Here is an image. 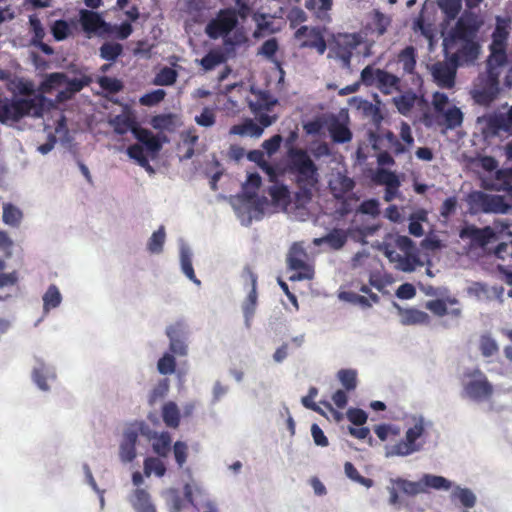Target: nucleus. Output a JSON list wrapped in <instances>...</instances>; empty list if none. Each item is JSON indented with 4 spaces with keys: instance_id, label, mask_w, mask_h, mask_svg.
I'll return each mask as SVG.
<instances>
[{
    "instance_id": "1",
    "label": "nucleus",
    "mask_w": 512,
    "mask_h": 512,
    "mask_svg": "<svg viewBox=\"0 0 512 512\" xmlns=\"http://www.w3.org/2000/svg\"><path fill=\"white\" fill-rule=\"evenodd\" d=\"M480 27L477 15L471 12L464 13L454 28L444 39L446 50H454V55L464 58L465 61H474L479 54V46L473 40Z\"/></svg>"
},
{
    "instance_id": "2",
    "label": "nucleus",
    "mask_w": 512,
    "mask_h": 512,
    "mask_svg": "<svg viewBox=\"0 0 512 512\" xmlns=\"http://www.w3.org/2000/svg\"><path fill=\"white\" fill-rule=\"evenodd\" d=\"M406 431L403 439L397 443L386 447V457H406L420 452L425 444V437L433 422L422 414H413L406 421Z\"/></svg>"
},
{
    "instance_id": "3",
    "label": "nucleus",
    "mask_w": 512,
    "mask_h": 512,
    "mask_svg": "<svg viewBox=\"0 0 512 512\" xmlns=\"http://www.w3.org/2000/svg\"><path fill=\"white\" fill-rule=\"evenodd\" d=\"M289 169L300 188L303 201L311 199L312 190L318 183V168L310 155L303 149L291 148L288 151Z\"/></svg>"
},
{
    "instance_id": "4",
    "label": "nucleus",
    "mask_w": 512,
    "mask_h": 512,
    "mask_svg": "<svg viewBox=\"0 0 512 512\" xmlns=\"http://www.w3.org/2000/svg\"><path fill=\"white\" fill-rule=\"evenodd\" d=\"M46 97L43 94L33 98H8L0 94V123L9 121L18 122L26 116L42 117L44 113Z\"/></svg>"
},
{
    "instance_id": "5",
    "label": "nucleus",
    "mask_w": 512,
    "mask_h": 512,
    "mask_svg": "<svg viewBox=\"0 0 512 512\" xmlns=\"http://www.w3.org/2000/svg\"><path fill=\"white\" fill-rule=\"evenodd\" d=\"M130 132L139 141V144L130 145V159H134L139 166L152 176L155 173L154 168L149 164V157L154 158L160 150L161 145L154 135L145 129H140L130 124Z\"/></svg>"
},
{
    "instance_id": "6",
    "label": "nucleus",
    "mask_w": 512,
    "mask_h": 512,
    "mask_svg": "<svg viewBox=\"0 0 512 512\" xmlns=\"http://www.w3.org/2000/svg\"><path fill=\"white\" fill-rule=\"evenodd\" d=\"M361 44L362 38L358 34H338L329 45L327 57L335 60L339 67L351 72L353 53Z\"/></svg>"
},
{
    "instance_id": "7",
    "label": "nucleus",
    "mask_w": 512,
    "mask_h": 512,
    "mask_svg": "<svg viewBox=\"0 0 512 512\" xmlns=\"http://www.w3.org/2000/svg\"><path fill=\"white\" fill-rule=\"evenodd\" d=\"M251 93L253 97L248 99V106L251 112L263 127H270L278 119L276 114H270L273 107L278 103L277 98L267 91L255 89L254 87L251 88Z\"/></svg>"
},
{
    "instance_id": "8",
    "label": "nucleus",
    "mask_w": 512,
    "mask_h": 512,
    "mask_svg": "<svg viewBox=\"0 0 512 512\" xmlns=\"http://www.w3.org/2000/svg\"><path fill=\"white\" fill-rule=\"evenodd\" d=\"M80 22L83 30L88 34L94 33L105 37L110 36L116 30L118 38L125 39L128 37V20L123 21L120 27L116 28L105 22L98 13L90 10H81Z\"/></svg>"
},
{
    "instance_id": "9",
    "label": "nucleus",
    "mask_w": 512,
    "mask_h": 512,
    "mask_svg": "<svg viewBox=\"0 0 512 512\" xmlns=\"http://www.w3.org/2000/svg\"><path fill=\"white\" fill-rule=\"evenodd\" d=\"M467 202L470 211L476 213L506 214L512 208L506 203L505 197L496 194H488L482 191H474L468 195Z\"/></svg>"
},
{
    "instance_id": "10",
    "label": "nucleus",
    "mask_w": 512,
    "mask_h": 512,
    "mask_svg": "<svg viewBox=\"0 0 512 512\" xmlns=\"http://www.w3.org/2000/svg\"><path fill=\"white\" fill-rule=\"evenodd\" d=\"M499 92V77L486 72L475 79L470 95L475 103L487 107L497 98Z\"/></svg>"
},
{
    "instance_id": "11",
    "label": "nucleus",
    "mask_w": 512,
    "mask_h": 512,
    "mask_svg": "<svg viewBox=\"0 0 512 512\" xmlns=\"http://www.w3.org/2000/svg\"><path fill=\"white\" fill-rule=\"evenodd\" d=\"M477 125L483 135L488 137L512 134V106L507 112H498L477 118Z\"/></svg>"
},
{
    "instance_id": "12",
    "label": "nucleus",
    "mask_w": 512,
    "mask_h": 512,
    "mask_svg": "<svg viewBox=\"0 0 512 512\" xmlns=\"http://www.w3.org/2000/svg\"><path fill=\"white\" fill-rule=\"evenodd\" d=\"M493 392V385L488 381L487 376L481 370L475 369L466 374L464 380L465 397L482 402L489 400Z\"/></svg>"
},
{
    "instance_id": "13",
    "label": "nucleus",
    "mask_w": 512,
    "mask_h": 512,
    "mask_svg": "<svg viewBox=\"0 0 512 512\" xmlns=\"http://www.w3.org/2000/svg\"><path fill=\"white\" fill-rule=\"evenodd\" d=\"M361 81L368 86L377 87L384 94H392L399 90L400 79L381 69L371 65L366 66L361 72Z\"/></svg>"
},
{
    "instance_id": "14",
    "label": "nucleus",
    "mask_w": 512,
    "mask_h": 512,
    "mask_svg": "<svg viewBox=\"0 0 512 512\" xmlns=\"http://www.w3.org/2000/svg\"><path fill=\"white\" fill-rule=\"evenodd\" d=\"M393 102L398 112L404 116H410L413 108H419L422 113L419 121L422 122L426 127L432 126L433 118L429 111L428 102L424 98L418 97L413 92H407L398 97H394Z\"/></svg>"
},
{
    "instance_id": "15",
    "label": "nucleus",
    "mask_w": 512,
    "mask_h": 512,
    "mask_svg": "<svg viewBox=\"0 0 512 512\" xmlns=\"http://www.w3.org/2000/svg\"><path fill=\"white\" fill-rule=\"evenodd\" d=\"M232 206L242 225H249L252 220H259L263 215V203L258 197L239 195L232 200Z\"/></svg>"
},
{
    "instance_id": "16",
    "label": "nucleus",
    "mask_w": 512,
    "mask_h": 512,
    "mask_svg": "<svg viewBox=\"0 0 512 512\" xmlns=\"http://www.w3.org/2000/svg\"><path fill=\"white\" fill-rule=\"evenodd\" d=\"M238 24V14L235 9H224L209 21L205 31L212 39L228 35Z\"/></svg>"
},
{
    "instance_id": "17",
    "label": "nucleus",
    "mask_w": 512,
    "mask_h": 512,
    "mask_svg": "<svg viewBox=\"0 0 512 512\" xmlns=\"http://www.w3.org/2000/svg\"><path fill=\"white\" fill-rule=\"evenodd\" d=\"M380 250L384 256L388 258L389 262L394 265V268L399 271L411 273L415 271L418 266L423 265L417 254H405L397 252L389 244L383 245Z\"/></svg>"
},
{
    "instance_id": "18",
    "label": "nucleus",
    "mask_w": 512,
    "mask_h": 512,
    "mask_svg": "<svg viewBox=\"0 0 512 512\" xmlns=\"http://www.w3.org/2000/svg\"><path fill=\"white\" fill-rule=\"evenodd\" d=\"M133 485L136 487L133 499V508L136 512H157L156 507L151 499V495L143 485V475L135 472L132 475Z\"/></svg>"
},
{
    "instance_id": "19",
    "label": "nucleus",
    "mask_w": 512,
    "mask_h": 512,
    "mask_svg": "<svg viewBox=\"0 0 512 512\" xmlns=\"http://www.w3.org/2000/svg\"><path fill=\"white\" fill-rule=\"evenodd\" d=\"M456 64L452 61L436 62L430 67L434 81L439 87L451 89L455 85Z\"/></svg>"
},
{
    "instance_id": "20",
    "label": "nucleus",
    "mask_w": 512,
    "mask_h": 512,
    "mask_svg": "<svg viewBox=\"0 0 512 512\" xmlns=\"http://www.w3.org/2000/svg\"><path fill=\"white\" fill-rule=\"evenodd\" d=\"M460 236L463 239H470L473 245L480 246L484 249H487L488 245L495 242L497 239L495 231L489 226L484 228L468 226L461 231Z\"/></svg>"
},
{
    "instance_id": "21",
    "label": "nucleus",
    "mask_w": 512,
    "mask_h": 512,
    "mask_svg": "<svg viewBox=\"0 0 512 512\" xmlns=\"http://www.w3.org/2000/svg\"><path fill=\"white\" fill-rule=\"evenodd\" d=\"M296 38L307 37L308 39L303 42L302 46L316 49L322 55L327 49V44L321 31L315 27L301 26L295 32Z\"/></svg>"
},
{
    "instance_id": "22",
    "label": "nucleus",
    "mask_w": 512,
    "mask_h": 512,
    "mask_svg": "<svg viewBox=\"0 0 512 512\" xmlns=\"http://www.w3.org/2000/svg\"><path fill=\"white\" fill-rule=\"evenodd\" d=\"M56 373L53 367L46 365L42 360H37V365L33 368L32 379L39 389L49 390L48 381L55 380Z\"/></svg>"
},
{
    "instance_id": "23",
    "label": "nucleus",
    "mask_w": 512,
    "mask_h": 512,
    "mask_svg": "<svg viewBox=\"0 0 512 512\" xmlns=\"http://www.w3.org/2000/svg\"><path fill=\"white\" fill-rule=\"evenodd\" d=\"M192 250L185 242H180L179 245V258L182 273L194 284L200 285L201 281L196 277L194 268L192 266Z\"/></svg>"
},
{
    "instance_id": "24",
    "label": "nucleus",
    "mask_w": 512,
    "mask_h": 512,
    "mask_svg": "<svg viewBox=\"0 0 512 512\" xmlns=\"http://www.w3.org/2000/svg\"><path fill=\"white\" fill-rule=\"evenodd\" d=\"M265 128L262 124L256 123L255 120L247 118L241 124L232 126L229 133L231 135L248 136L258 139L263 135Z\"/></svg>"
},
{
    "instance_id": "25",
    "label": "nucleus",
    "mask_w": 512,
    "mask_h": 512,
    "mask_svg": "<svg viewBox=\"0 0 512 512\" xmlns=\"http://www.w3.org/2000/svg\"><path fill=\"white\" fill-rule=\"evenodd\" d=\"M148 439L152 442L154 452L161 456L166 457L170 452L171 436L168 432H151L147 433Z\"/></svg>"
},
{
    "instance_id": "26",
    "label": "nucleus",
    "mask_w": 512,
    "mask_h": 512,
    "mask_svg": "<svg viewBox=\"0 0 512 512\" xmlns=\"http://www.w3.org/2000/svg\"><path fill=\"white\" fill-rule=\"evenodd\" d=\"M330 188L336 198L342 197L345 193L354 188V181L340 172L334 174L329 182Z\"/></svg>"
},
{
    "instance_id": "27",
    "label": "nucleus",
    "mask_w": 512,
    "mask_h": 512,
    "mask_svg": "<svg viewBox=\"0 0 512 512\" xmlns=\"http://www.w3.org/2000/svg\"><path fill=\"white\" fill-rule=\"evenodd\" d=\"M167 336L170 340V350L178 356L187 355V345L181 337L180 325L168 327L166 330Z\"/></svg>"
},
{
    "instance_id": "28",
    "label": "nucleus",
    "mask_w": 512,
    "mask_h": 512,
    "mask_svg": "<svg viewBox=\"0 0 512 512\" xmlns=\"http://www.w3.org/2000/svg\"><path fill=\"white\" fill-rule=\"evenodd\" d=\"M389 483L396 485L407 496H416L424 493L422 478L419 481H409L401 477L390 478Z\"/></svg>"
},
{
    "instance_id": "29",
    "label": "nucleus",
    "mask_w": 512,
    "mask_h": 512,
    "mask_svg": "<svg viewBox=\"0 0 512 512\" xmlns=\"http://www.w3.org/2000/svg\"><path fill=\"white\" fill-rule=\"evenodd\" d=\"M451 499L458 501L465 508H473L477 502L476 494L469 488L453 485Z\"/></svg>"
},
{
    "instance_id": "30",
    "label": "nucleus",
    "mask_w": 512,
    "mask_h": 512,
    "mask_svg": "<svg viewBox=\"0 0 512 512\" xmlns=\"http://www.w3.org/2000/svg\"><path fill=\"white\" fill-rule=\"evenodd\" d=\"M507 64L506 49H490L487 59V73L500 76V68Z\"/></svg>"
},
{
    "instance_id": "31",
    "label": "nucleus",
    "mask_w": 512,
    "mask_h": 512,
    "mask_svg": "<svg viewBox=\"0 0 512 512\" xmlns=\"http://www.w3.org/2000/svg\"><path fill=\"white\" fill-rule=\"evenodd\" d=\"M478 349L483 357L491 358L498 354L499 344L491 333L485 332L479 337Z\"/></svg>"
},
{
    "instance_id": "32",
    "label": "nucleus",
    "mask_w": 512,
    "mask_h": 512,
    "mask_svg": "<svg viewBox=\"0 0 512 512\" xmlns=\"http://www.w3.org/2000/svg\"><path fill=\"white\" fill-rule=\"evenodd\" d=\"M509 36L508 25L504 20L497 19V25L492 33L489 49H506Z\"/></svg>"
},
{
    "instance_id": "33",
    "label": "nucleus",
    "mask_w": 512,
    "mask_h": 512,
    "mask_svg": "<svg viewBox=\"0 0 512 512\" xmlns=\"http://www.w3.org/2000/svg\"><path fill=\"white\" fill-rule=\"evenodd\" d=\"M424 493L427 492L428 488L434 490L448 491L453 487V483L443 476L424 474L422 476Z\"/></svg>"
},
{
    "instance_id": "34",
    "label": "nucleus",
    "mask_w": 512,
    "mask_h": 512,
    "mask_svg": "<svg viewBox=\"0 0 512 512\" xmlns=\"http://www.w3.org/2000/svg\"><path fill=\"white\" fill-rule=\"evenodd\" d=\"M162 418L167 427L176 429L180 424V411L175 402L169 401L162 407Z\"/></svg>"
},
{
    "instance_id": "35",
    "label": "nucleus",
    "mask_w": 512,
    "mask_h": 512,
    "mask_svg": "<svg viewBox=\"0 0 512 512\" xmlns=\"http://www.w3.org/2000/svg\"><path fill=\"white\" fill-rule=\"evenodd\" d=\"M166 241V230L164 226H160L152 233L147 242V250L151 254L159 255L163 252V247Z\"/></svg>"
},
{
    "instance_id": "36",
    "label": "nucleus",
    "mask_w": 512,
    "mask_h": 512,
    "mask_svg": "<svg viewBox=\"0 0 512 512\" xmlns=\"http://www.w3.org/2000/svg\"><path fill=\"white\" fill-rule=\"evenodd\" d=\"M329 133L336 143H346L352 139V133L349 128L338 120L330 124Z\"/></svg>"
},
{
    "instance_id": "37",
    "label": "nucleus",
    "mask_w": 512,
    "mask_h": 512,
    "mask_svg": "<svg viewBox=\"0 0 512 512\" xmlns=\"http://www.w3.org/2000/svg\"><path fill=\"white\" fill-rule=\"evenodd\" d=\"M22 211L11 203L3 204L2 220L6 225L18 227L22 221Z\"/></svg>"
},
{
    "instance_id": "38",
    "label": "nucleus",
    "mask_w": 512,
    "mask_h": 512,
    "mask_svg": "<svg viewBox=\"0 0 512 512\" xmlns=\"http://www.w3.org/2000/svg\"><path fill=\"white\" fill-rule=\"evenodd\" d=\"M401 323L404 325L424 324L429 320V315L417 309L400 310Z\"/></svg>"
},
{
    "instance_id": "39",
    "label": "nucleus",
    "mask_w": 512,
    "mask_h": 512,
    "mask_svg": "<svg viewBox=\"0 0 512 512\" xmlns=\"http://www.w3.org/2000/svg\"><path fill=\"white\" fill-rule=\"evenodd\" d=\"M332 0H307L305 7L313 10L316 17L322 21H329L328 11L331 9Z\"/></svg>"
},
{
    "instance_id": "40",
    "label": "nucleus",
    "mask_w": 512,
    "mask_h": 512,
    "mask_svg": "<svg viewBox=\"0 0 512 512\" xmlns=\"http://www.w3.org/2000/svg\"><path fill=\"white\" fill-rule=\"evenodd\" d=\"M169 512H180L183 508V500L175 488H168L161 492Z\"/></svg>"
},
{
    "instance_id": "41",
    "label": "nucleus",
    "mask_w": 512,
    "mask_h": 512,
    "mask_svg": "<svg viewBox=\"0 0 512 512\" xmlns=\"http://www.w3.org/2000/svg\"><path fill=\"white\" fill-rule=\"evenodd\" d=\"M143 468H144V474H142L143 478L150 477L152 474H154L157 477H162V476H164V474L166 472L165 464L163 463L162 460H160L159 458H156V457L146 458L144 461Z\"/></svg>"
},
{
    "instance_id": "42",
    "label": "nucleus",
    "mask_w": 512,
    "mask_h": 512,
    "mask_svg": "<svg viewBox=\"0 0 512 512\" xmlns=\"http://www.w3.org/2000/svg\"><path fill=\"white\" fill-rule=\"evenodd\" d=\"M62 296L58 287L51 284L43 295V309L48 312L61 304Z\"/></svg>"
},
{
    "instance_id": "43",
    "label": "nucleus",
    "mask_w": 512,
    "mask_h": 512,
    "mask_svg": "<svg viewBox=\"0 0 512 512\" xmlns=\"http://www.w3.org/2000/svg\"><path fill=\"white\" fill-rule=\"evenodd\" d=\"M440 115L443 116L447 129H455L461 126L463 122V113L460 108L455 105L448 107L447 110Z\"/></svg>"
},
{
    "instance_id": "44",
    "label": "nucleus",
    "mask_w": 512,
    "mask_h": 512,
    "mask_svg": "<svg viewBox=\"0 0 512 512\" xmlns=\"http://www.w3.org/2000/svg\"><path fill=\"white\" fill-rule=\"evenodd\" d=\"M375 180L378 184L385 186V188L401 185L399 176L395 172L385 168L377 169Z\"/></svg>"
},
{
    "instance_id": "45",
    "label": "nucleus",
    "mask_w": 512,
    "mask_h": 512,
    "mask_svg": "<svg viewBox=\"0 0 512 512\" xmlns=\"http://www.w3.org/2000/svg\"><path fill=\"white\" fill-rule=\"evenodd\" d=\"M306 253L304 249L298 245L294 244L288 253L287 256V263L290 270L297 269L304 263L305 261Z\"/></svg>"
},
{
    "instance_id": "46",
    "label": "nucleus",
    "mask_w": 512,
    "mask_h": 512,
    "mask_svg": "<svg viewBox=\"0 0 512 512\" xmlns=\"http://www.w3.org/2000/svg\"><path fill=\"white\" fill-rule=\"evenodd\" d=\"M436 3L447 20H454L461 10L460 0H436Z\"/></svg>"
},
{
    "instance_id": "47",
    "label": "nucleus",
    "mask_w": 512,
    "mask_h": 512,
    "mask_svg": "<svg viewBox=\"0 0 512 512\" xmlns=\"http://www.w3.org/2000/svg\"><path fill=\"white\" fill-rule=\"evenodd\" d=\"M337 378L347 391L354 390L357 386V372L353 369L339 370Z\"/></svg>"
},
{
    "instance_id": "48",
    "label": "nucleus",
    "mask_w": 512,
    "mask_h": 512,
    "mask_svg": "<svg viewBox=\"0 0 512 512\" xmlns=\"http://www.w3.org/2000/svg\"><path fill=\"white\" fill-rule=\"evenodd\" d=\"M347 233L341 229H334L325 235L326 243L334 250L341 249L347 242Z\"/></svg>"
},
{
    "instance_id": "49",
    "label": "nucleus",
    "mask_w": 512,
    "mask_h": 512,
    "mask_svg": "<svg viewBox=\"0 0 512 512\" xmlns=\"http://www.w3.org/2000/svg\"><path fill=\"white\" fill-rule=\"evenodd\" d=\"M399 63L402 64L403 70L407 73H412L415 65V49L412 46L406 47L399 54Z\"/></svg>"
},
{
    "instance_id": "50",
    "label": "nucleus",
    "mask_w": 512,
    "mask_h": 512,
    "mask_svg": "<svg viewBox=\"0 0 512 512\" xmlns=\"http://www.w3.org/2000/svg\"><path fill=\"white\" fill-rule=\"evenodd\" d=\"M184 495L188 502L197 507L199 504L198 497H204L206 495V491L198 484L187 483L184 486Z\"/></svg>"
},
{
    "instance_id": "51",
    "label": "nucleus",
    "mask_w": 512,
    "mask_h": 512,
    "mask_svg": "<svg viewBox=\"0 0 512 512\" xmlns=\"http://www.w3.org/2000/svg\"><path fill=\"white\" fill-rule=\"evenodd\" d=\"M109 123L117 134L122 135L128 132V105L123 107L122 114L110 119Z\"/></svg>"
},
{
    "instance_id": "52",
    "label": "nucleus",
    "mask_w": 512,
    "mask_h": 512,
    "mask_svg": "<svg viewBox=\"0 0 512 512\" xmlns=\"http://www.w3.org/2000/svg\"><path fill=\"white\" fill-rule=\"evenodd\" d=\"M177 79V72L170 68V67H164L162 68L159 73L154 78L153 83L155 85L160 86H169L174 84V82Z\"/></svg>"
},
{
    "instance_id": "53",
    "label": "nucleus",
    "mask_w": 512,
    "mask_h": 512,
    "mask_svg": "<svg viewBox=\"0 0 512 512\" xmlns=\"http://www.w3.org/2000/svg\"><path fill=\"white\" fill-rule=\"evenodd\" d=\"M467 293L479 301H489V286L481 282H473L468 288Z\"/></svg>"
},
{
    "instance_id": "54",
    "label": "nucleus",
    "mask_w": 512,
    "mask_h": 512,
    "mask_svg": "<svg viewBox=\"0 0 512 512\" xmlns=\"http://www.w3.org/2000/svg\"><path fill=\"white\" fill-rule=\"evenodd\" d=\"M494 254L503 261L508 260L512 262V234L508 235L507 240L497 244L494 249Z\"/></svg>"
},
{
    "instance_id": "55",
    "label": "nucleus",
    "mask_w": 512,
    "mask_h": 512,
    "mask_svg": "<svg viewBox=\"0 0 512 512\" xmlns=\"http://www.w3.org/2000/svg\"><path fill=\"white\" fill-rule=\"evenodd\" d=\"M269 194L272 198L273 203L278 207H285L289 197V191L284 186H272Z\"/></svg>"
},
{
    "instance_id": "56",
    "label": "nucleus",
    "mask_w": 512,
    "mask_h": 512,
    "mask_svg": "<svg viewBox=\"0 0 512 512\" xmlns=\"http://www.w3.org/2000/svg\"><path fill=\"white\" fill-rule=\"evenodd\" d=\"M122 52V46L119 43H104L100 48L101 58L114 61Z\"/></svg>"
},
{
    "instance_id": "57",
    "label": "nucleus",
    "mask_w": 512,
    "mask_h": 512,
    "mask_svg": "<svg viewBox=\"0 0 512 512\" xmlns=\"http://www.w3.org/2000/svg\"><path fill=\"white\" fill-rule=\"evenodd\" d=\"M176 361L173 355L165 353L157 363L159 373L163 375H170L175 372Z\"/></svg>"
},
{
    "instance_id": "58",
    "label": "nucleus",
    "mask_w": 512,
    "mask_h": 512,
    "mask_svg": "<svg viewBox=\"0 0 512 512\" xmlns=\"http://www.w3.org/2000/svg\"><path fill=\"white\" fill-rule=\"evenodd\" d=\"M344 471L346 476L351 479L352 481H355L367 488L371 487L373 485V481L369 478H365L359 474L357 469L353 466L352 463L346 462L344 465Z\"/></svg>"
},
{
    "instance_id": "59",
    "label": "nucleus",
    "mask_w": 512,
    "mask_h": 512,
    "mask_svg": "<svg viewBox=\"0 0 512 512\" xmlns=\"http://www.w3.org/2000/svg\"><path fill=\"white\" fill-rule=\"evenodd\" d=\"M176 122V116L173 114L157 115L152 119V126L155 129L169 130Z\"/></svg>"
},
{
    "instance_id": "60",
    "label": "nucleus",
    "mask_w": 512,
    "mask_h": 512,
    "mask_svg": "<svg viewBox=\"0 0 512 512\" xmlns=\"http://www.w3.org/2000/svg\"><path fill=\"white\" fill-rule=\"evenodd\" d=\"M194 121L201 127H212L216 122V115L213 109L205 107L200 115L195 116Z\"/></svg>"
},
{
    "instance_id": "61",
    "label": "nucleus",
    "mask_w": 512,
    "mask_h": 512,
    "mask_svg": "<svg viewBox=\"0 0 512 512\" xmlns=\"http://www.w3.org/2000/svg\"><path fill=\"white\" fill-rule=\"evenodd\" d=\"M166 96V92L163 89H156L149 93L144 94L140 99V104L144 106H154L160 103Z\"/></svg>"
},
{
    "instance_id": "62",
    "label": "nucleus",
    "mask_w": 512,
    "mask_h": 512,
    "mask_svg": "<svg viewBox=\"0 0 512 512\" xmlns=\"http://www.w3.org/2000/svg\"><path fill=\"white\" fill-rule=\"evenodd\" d=\"M261 184V177L257 173H251L248 175L245 184L243 185V195L258 197L256 195V189Z\"/></svg>"
},
{
    "instance_id": "63",
    "label": "nucleus",
    "mask_w": 512,
    "mask_h": 512,
    "mask_svg": "<svg viewBox=\"0 0 512 512\" xmlns=\"http://www.w3.org/2000/svg\"><path fill=\"white\" fill-rule=\"evenodd\" d=\"M357 211L375 218L380 214V202L377 199L366 200L360 204Z\"/></svg>"
},
{
    "instance_id": "64",
    "label": "nucleus",
    "mask_w": 512,
    "mask_h": 512,
    "mask_svg": "<svg viewBox=\"0 0 512 512\" xmlns=\"http://www.w3.org/2000/svg\"><path fill=\"white\" fill-rule=\"evenodd\" d=\"M199 62L205 71H210L223 62V56L217 52H210Z\"/></svg>"
}]
</instances>
